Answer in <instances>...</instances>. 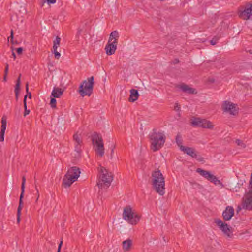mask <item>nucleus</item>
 I'll list each match as a JSON object with an SVG mask.
<instances>
[{
	"mask_svg": "<svg viewBox=\"0 0 252 252\" xmlns=\"http://www.w3.org/2000/svg\"><path fill=\"white\" fill-rule=\"evenodd\" d=\"M235 142L236 143H237V144L241 148H244L246 147V144L243 142V141L239 139H236Z\"/></svg>",
	"mask_w": 252,
	"mask_h": 252,
	"instance_id": "nucleus-31",
	"label": "nucleus"
},
{
	"mask_svg": "<svg viewBox=\"0 0 252 252\" xmlns=\"http://www.w3.org/2000/svg\"><path fill=\"white\" fill-rule=\"evenodd\" d=\"M7 75H5L4 74L3 77V81L6 82L7 81Z\"/></svg>",
	"mask_w": 252,
	"mask_h": 252,
	"instance_id": "nucleus-47",
	"label": "nucleus"
},
{
	"mask_svg": "<svg viewBox=\"0 0 252 252\" xmlns=\"http://www.w3.org/2000/svg\"><path fill=\"white\" fill-rule=\"evenodd\" d=\"M99 171L101 175L97 185L99 188L106 189L110 186L113 180V174L102 166H100Z\"/></svg>",
	"mask_w": 252,
	"mask_h": 252,
	"instance_id": "nucleus-3",
	"label": "nucleus"
},
{
	"mask_svg": "<svg viewBox=\"0 0 252 252\" xmlns=\"http://www.w3.org/2000/svg\"><path fill=\"white\" fill-rule=\"evenodd\" d=\"M191 125L193 127H201L212 129L213 125L211 122L206 119H201L200 118H194L191 120Z\"/></svg>",
	"mask_w": 252,
	"mask_h": 252,
	"instance_id": "nucleus-8",
	"label": "nucleus"
},
{
	"mask_svg": "<svg viewBox=\"0 0 252 252\" xmlns=\"http://www.w3.org/2000/svg\"><path fill=\"white\" fill-rule=\"evenodd\" d=\"M123 248L125 251L129 250L130 247L132 245V241L128 239L123 242Z\"/></svg>",
	"mask_w": 252,
	"mask_h": 252,
	"instance_id": "nucleus-24",
	"label": "nucleus"
},
{
	"mask_svg": "<svg viewBox=\"0 0 252 252\" xmlns=\"http://www.w3.org/2000/svg\"><path fill=\"white\" fill-rule=\"evenodd\" d=\"M242 207L245 210H252V190H249L243 198Z\"/></svg>",
	"mask_w": 252,
	"mask_h": 252,
	"instance_id": "nucleus-11",
	"label": "nucleus"
},
{
	"mask_svg": "<svg viewBox=\"0 0 252 252\" xmlns=\"http://www.w3.org/2000/svg\"><path fill=\"white\" fill-rule=\"evenodd\" d=\"M193 158L196 159V160L200 162L204 163L205 162L204 158L202 157L201 156L198 155L197 153L196 154V156L194 157Z\"/></svg>",
	"mask_w": 252,
	"mask_h": 252,
	"instance_id": "nucleus-30",
	"label": "nucleus"
},
{
	"mask_svg": "<svg viewBox=\"0 0 252 252\" xmlns=\"http://www.w3.org/2000/svg\"><path fill=\"white\" fill-rule=\"evenodd\" d=\"M81 144L82 143L75 144V151L78 153H80L81 151Z\"/></svg>",
	"mask_w": 252,
	"mask_h": 252,
	"instance_id": "nucleus-32",
	"label": "nucleus"
},
{
	"mask_svg": "<svg viewBox=\"0 0 252 252\" xmlns=\"http://www.w3.org/2000/svg\"><path fill=\"white\" fill-rule=\"evenodd\" d=\"M196 172L210 182L213 183L216 185L221 184V182L218 180L215 176L212 174L210 172L208 171L204 170L201 168H197Z\"/></svg>",
	"mask_w": 252,
	"mask_h": 252,
	"instance_id": "nucleus-10",
	"label": "nucleus"
},
{
	"mask_svg": "<svg viewBox=\"0 0 252 252\" xmlns=\"http://www.w3.org/2000/svg\"><path fill=\"white\" fill-rule=\"evenodd\" d=\"M177 87L181 89L183 92L189 94H195L197 93L195 89L189 87L188 85L184 83L178 85Z\"/></svg>",
	"mask_w": 252,
	"mask_h": 252,
	"instance_id": "nucleus-17",
	"label": "nucleus"
},
{
	"mask_svg": "<svg viewBox=\"0 0 252 252\" xmlns=\"http://www.w3.org/2000/svg\"><path fill=\"white\" fill-rule=\"evenodd\" d=\"M94 84V78L93 76L89 77L87 78V80L83 81L78 88V91L80 95L83 97L85 95L90 96L93 93Z\"/></svg>",
	"mask_w": 252,
	"mask_h": 252,
	"instance_id": "nucleus-4",
	"label": "nucleus"
},
{
	"mask_svg": "<svg viewBox=\"0 0 252 252\" xmlns=\"http://www.w3.org/2000/svg\"><path fill=\"white\" fill-rule=\"evenodd\" d=\"M234 215V210L231 206L226 207L222 213V216L225 220H230Z\"/></svg>",
	"mask_w": 252,
	"mask_h": 252,
	"instance_id": "nucleus-15",
	"label": "nucleus"
},
{
	"mask_svg": "<svg viewBox=\"0 0 252 252\" xmlns=\"http://www.w3.org/2000/svg\"><path fill=\"white\" fill-rule=\"evenodd\" d=\"M12 56H13L14 59H15V58H16V55H15V53L14 52H12Z\"/></svg>",
	"mask_w": 252,
	"mask_h": 252,
	"instance_id": "nucleus-49",
	"label": "nucleus"
},
{
	"mask_svg": "<svg viewBox=\"0 0 252 252\" xmlns=\"http://www.w3.org/2000/svg\"><path fill=\"white\" fill-rule=\"evenodd\" d=\"M8 38H10V42L12 44H14V41H13L14 34H13V31L12 30H11L10 36V37Z\"/></svg>",
	"mask_w": 252,
	"mask_h": 252,
	"instance_id": "nucleus-37",
	"label": "nucleus"
},
{
	"mask_svg": "<svg viewBox=\"0 0 252 252\" xmlns=\"http://www.w3.org/2000/svg\"><path fill=\"white\" fill-rule=\"evenodd\" d=\"M118 38L119 33L117 31H114L111 33L108 42L105 48L108 55H111L115 53L117 49Z\"/></svg>",
	"mask_w": 252,
	"mask_h": 252,
	"instance_id": "nucleus-5",
	"label": "nucleus"
},
{
	"mask_svg": "<svg viewBox=\"0 0 252 252\" xmlns=\"http://www.w3.org/2000/svg\"><path fill=\"white\" fill-rule=\"evenodd\" d=\"M163 238L164 241L165 242H166V239H165V237H163Z\"/></svg>",
	"mask_w": 252,
	"mask_h": 252,
	"instance_id": "nucleus-50",
	"label": "nucleus"
},
{
	"mask_svg": "<svg viewBox=\"0 0 252 252\" xmlns=\"http://www.w3.org/2000/svg\"><path fill=\"white\" fill-rule=\"evenodd\" d=\"M81 32H82L81 29H78V31L77 32L76 35V38H77V39L79 38V35H80Z\"/></svg>",
	"mask_w": 252,
	"mask_h": 252,
	"instance_id": "nucleus-43",
	"label": "nucleus"
},
{
	"mask_svg": "<svg viewBox=\"0 0 252 252\" xmlns=\"http://www.w3.org/2000/svg\"><path fill=\"white\" fill-rule=\"evenodd\" d=\"M130 96L128 98L129 101L133 102L137 100L139 95L138 91L133 89L130 90Z\"/></svg>",
	"mask_w": 252,
	"mask_h": 252,
	"instance_id": "nucleus-22",
	"label": "nucleus"
},
{
	"mask_svg": "<svg viewBox=\"0 0 252 252\" xmlns=\"http://www.w3.org/2000/svg\"><path fill=\"white\" fill-rule=\"evenodd\" d=\"M76 181L74 179L72 178V177L67 176V174H66L63 178V184L65 188H67Z\"/></svg>",
	"mask_w": 252,
	"mask_h": 252,
	"instance_id": "nucleus-19",
	"label": "nucleus"
},
{
	"mask_svg": "<svg viewBox=\"0 0 252 252\" xmlns=\"http://www.w3.org/2000/svg\"><path fill=\"white\" fill-rule=\"evenodd\" d=\"M215 222L225 235L228 237H232L233 236L232 227L220 219L215 220Z\"/></svg>",
	"mask_w": 252,
	"mask_h": 252,
	"instance_id": "nucleus-9",
	"label": "nucleus"
},
{
	"mask_svg": "<svg viewBox=\"0 0 252 252\" xmlns=\"http://www.w3.org/2000/svg\"><path fill=\"white\" fill-rule=\"evenodd\" d=\"M73 140L75 141V144L82 143V141L80 139L79 135L77 133H75L73 136Z\"/></svg>",
	"mask_w": 252,
	"mask_h": 252,
	"instance_id": "nucleus-28",
	"label": "nucleus"
},
{
	"mask_svg": "<svg viewBox=\"0 0 252 252\" xmlns=\"http://www.w3.org/2000/svg\"><path fill=\"white\" fill-rule=\"evenodd\" d=\"M35 189H36V194H37V198L36 199L35 202H37L38 200V198L39 197V191H38V189L37 188L36 185H35Z\"/></svg>",
	"mask_w": 252,
	"mask_h": 252,
	"instance_id": "nucleus-42",
	"label": "nucleus"
},
{
	"mask_svg": "<svg viewBox=\"0 0 252 252\" xmlns=\"http://www.w3.org/2000/svg\"><path fill=\"white\" fill-rule=\"evenodd\" d=\"M42 6H43L44 3L46 1L48 4H54L56 2V0H43Z\"/></svg>",
	"mask_w": 252,
	"mask_h": 252,
	"instance_id": "nucleus-36",
	"label": "nucleus"
},
{
	"mask_svg": "<svg viewBox=\"0 0 252 252\" xmlns=\"http://www.w3.org/2000/svg\"><path fill=\"white\" fill-rule=\"evenodd\" d=\"M219 39V37L214 36L212 40H210V43L211 45H214L216 44Z\"/></svg>",
	"mask_w": 252,
	"mask_h": 252,
	"instance_id": "nucleus-33",
	"label": "nucleus"
},
{
	"mask_svg": "<svg viewBox=\"0 0 252 252\" xmlns=\"http://www.w3.org/2000/svg\"><path fill=\"white\" fill-rule=\"evenodd\" d=\"M60 41H61V38L57 36L56 37L55 40L53 42V43H54L53 46V49H57V48L60 45Z\"/></svg>",
	"mask_w": 252,
	"mask_h": 252,
	"instance_id": "nucleus-27",
	"label": "nucleus"
},
{
	"mask_svg": "<svg viewBox=\"0 0 252 252\" xmlns=\"http://www.w3.org/2000/svg\"><path fill=\"white\" fill-rule=\"evenodd\" d=\"M80 169L78 167L73 166L68 169L66 174L77 180L80 176Z\"/></svg>",
	"mask_w": 252,
	"mask_h": 252,
	"instance_id": "nucleus-16",
	"label": "nucleus"
},
{
	"mask_svg": "<svg viewBox=\"0 0 252 252\" xmlns=\"http://www.w3.org/2000/svg\"><path fill=\"white\" fill-rule=\"evenodd\" d=\"M23 105L24 108V116L25 117L27 115L30 113V110L29 109H27V95H25L23 99Z\"/></svg>",
	"mask_w": 252,
	"mask_h": 252,
	"instance_id": "nucleus-25",
	"label": "nucleus"
},
{
	"mask_svg": "<svg viewBox=\"0 0 252 252\" xmlns=\"http://www.w3.org/2000/svg\"><path fill=\"white\" fill-rule=\"evenodd\" d=\"M111 153H110V158L112 159L113 157V154H114V149H115V146L114 145H112L111 146Z\"/></svg>",
	"mask_w": 252,
	"mask_h": 252,
	"instance_id": "nucleus-40",
	"label": "nucleus"
},
{
	"mask_svg": "<svg viewBox=\"0 0 252 252\" xmlns=\"http://www.w3.org/2000/svg\"><path fill=\"white\" fill-rule=\"evenodd\" d=\"M1 126L0 134V141L3 142L4 138V133L6 128V119L3 116L1 119Z\"/></svg>",
	"mask_w": 252,
	"mask_h": 252,
	"instance_id": "nucleus-18",
	"label": "nucleus"
},
{
	"mask_svg": "<svg viewBox=\"0 0 252 252\" xmlns=\"http://www.w3.org/2000/svg\"><path fill=\"white\" fill-rule=\"evenodd\" d=\"M21 74H19V77H18L16 80V83L15 86V99L16 101H18V95L19 93V91L20 90V78H21Z\"/></svg>",
	"mask_w": 252,
	"mask_h": 252,
	"instance_id": "nucleus-23",
	"label": "nucleus"
},
{
	"mask_svg": "<svg viewBox=\"0 0 252 252\" xmlns=\"http://www.w3.org/2000/svg\"><path fill=\"white\" fill-rule=\"evenodd\" d=\"M180 105L178 103H176L175 107H174L175 110L178 111L180 110Z\"/></svg>",
	"mask_w": 252,
	"mask_h": 252,
	"instance_id": "nucleus-44",
	"label": "nucleus"
},
{
	"mask_svg": "<svg viewBox=\"0 0 252 252\" xmlns=\"http://www.w3.org/2000/svg\"><path fill=\"white\" fill-rule=\"evenodd\" d=\"M123 217L125 220L132 225L136 224L140 220L139 215L135 214L129 205L124 208Z\"/></svg>",
	"mask_w": 252,
	"mask_h": 252,
	"instance_id": "nucleus-7",
	"label": "nucleus"
},
{
	"mask_svg": "<svg viewBox=\"0 0 252 252\" xmlns=\"http://www.w3.org/2000/svg\"><path fill=\"white\" fill-rule=\"evenodd\" d=\"M20 215H21V213H17V222L18 223H19L20 221Z\"/></svg>",
	"mask_w": 252,
	"mask_h": 252,
	"instance_id": "nucleus-45",
	"label": "nucleus"
},
{
	"mask_svg": "<svg viewBox=\"0 0 252 252\" xmlns=\"http://www.w3.org/2000/svg\"><path fill=\"white\" fill-rule=\"evenodd\" d=\"M250 185H251V188H252V173L251 174V179H250Z\"/></svg>",
	"mask_w": 252,
	"mask_h": 252,
	"instance_id": "nucleus-48",
	"label": "nucleus"
},
{
	"mask_svg": "<svg viewBox=\"0 0 252 252\" xmlns=\"http://www.w3.org/2000/svg\"><path fill=\"white\" fill-rule=\"evenodd\" d=\"M151 148L155 152L159 150L164 145L166 137L162 132H157L156 129H153V132L149 135Z\"/></svg>",
	"mask_w": 252,
	"mask_h": 252,
	"instance_id": "nucleus-2",
	"label": "nucleus"
},
{
	"mask_svg": "<svg viewBox=\"0 0 252 252\" xmlns=\"http://www.w3.org/2000/svg\"><path fill=\"white\" fill-rule=\"evenodd\" d=\"M56 103H57V101L56 99V97H51V100H50V102L51 107L52 108H56Z\"/></svg>",
	"mask_w": 252,
	"mask_h": 252,
	"instance_id": "nucleus-29",
	"label": "nucleus"
},
{
	"mask_svg": "<svg viewBox=\"0 0 252 252\" xmlns=\"http://www.w3.org/2000/svg\"><path fill=\"white\" fill-rule=\"evenodd\" d=\"M236 106L237 105L233 103L228 101H225L222 105V109L224 112L235 115L238 113Z\"/></svg>",
	"mask_w": 252,
	"mask_h": 252,
	"instance_id": "nucleus-12",
	"label": "nucleus"
},
{
	"mask_svg": "<svg viewBox=\"0 0 252 252\" xmlns=\"http://www.w3.org/2000/svg\"><path fill=\"white\" fill-rule=\"evenodd\" d=\"M63 240H62L61 241H60V243H59V245L58 246V251H57V252H61V248H62V246L63 245Z\"/></svg>",
	"mask_w": 252,
	"mask_h": 252,
	"instance_id": "nucleus-41",
	"label": "nucleus"
},
{
	"mask_svg": "<svg viewBox=\"0 0 252 252\" xmlns=\"http://www.w3.org/2000/svg\"><path fill=\"white\" fill-rule=\"evenodd\" d=\"M181 151H183L185 153L190 156L193 158L194 157L196 156V153L195 152V150L192 148L182 146L181 147Z\"/></svg>",
	"mask_w": 252,
	"mask_h": 252,
	"instance_id": "nucleus-20",
	"label": "nucleus"
},
{
	"mask_svg": "<svg viewBox=\"0 0 252 252\" xmlns=\"http://www.w3.org/2000/svg\"><path fill=\"white\" fill-rule=\"evenodd\" d=\"M63 92V89L58 87H54L51 93V96L59 98L62 95Z\"/></svg>",
	"mask_w": 252,
	"mask_h": 252,
	"instance_id": "nucleus-21",
	"label": "nucleus"
},
{
	"mask_svg": "<svg viewBox=\"0 0 252 252\" xmlns=\"http://www.w3.org/2000/svg\"><path fill=\"white\" fill-rule=\"evenodd\" d=\"M53 52L54 53L55 58L57 59H59L61 56V54L57 51V49H53Z\"/></svg>",
	"mask_w": 252,
	"mask_h": 252,
	"instance_id": "nucleus-34",
	"label": "nucleus"
},
{
	"mask_svg": "<svg viewBox=\"0 0 252 252\" xmlns=\"http://www.w3.org/2000/svg\"><path fill=\"white\" fill-rule=\"evenodd\" d=\"M8 68H9V65L8 64L6 63L5 64V69H4V74H5V75H7L8 74Z\"/></svg>",
	"mask_w": 252,
	"mask_h": 252,
	"instance_id": "nucleus-39",
	"label": "nucleus"
},
{
	"mask_svg": "<svg viewBox=\"0 0 252 252\" xmlns=\"http://www.w3.org/2000/svg\"><path fill=\"white\" fill-rule=\"evenodd\" d=\"M26 183V178L24 176L22 177V184L21 186V193L19 197V205L17 208V213H21V210L23 208V199L24 197V190H25V185Z\"/></svg>",
	"mask_w": 252,
	"mask_h": 252,
	"instance_id": "nucleus-13",
	"label": "nucleus"
},
{
	"mask_svg": "<svg viewBox=\"0 0 252 252\" xmlns=\"http://www.w3.org/2000/svg\"><path fill=\"white\" fill-rule=\"evenodd\" d=\"M175 140L177 145L180 147V149L181 150V147L183 146L182 145L183 139L182 136L180 133H178L177 135Z\"/></svg>",
	"mask_w": 252,
	"mask_h": 252,
	"instance_id": "nucleus-26",
	"label": "nucleus"
},
{
	"mask_svg": "<svg viewBox=\"0 0 252 252\" xmlns=\"http://www.w3.org/2000/svg\"><path fill=\"white\" fill-rule=\"evenodd\" d=\"M239 16L244 20L252 19V3L250 4L249 7L246 8L241 11Z\"/></svg>",
	"mask_w": 252,
	"mask_h": 252,
	"instance_id": "nucleus-14",
	"label": "nucleus"
},
{
	"mask_svg": "<svg viewBox=\"0 0 252 252\" xmlns=\"http://www.w3.org/2000/svg\"><path fill=\"white\" fill-rule=\"evenodd\" d=\"M23 49L22 47H19V48H17L16 50V52L17 53L18 55H20L22 53V52H23Z\"/></svg>",
	"mask_w": 252,
	"mask_h": 252,
	"instance_id": "nucleus-38",
	"label": "nucleus"
},
{
	"mask_svg": "<svg viewBox=\"0 0 252 252\" xmlns=\"http://www.w3.org/2000/svg\"><path fill=\"white\" fill-rule=\"evenodd\" d=\"M179 60L178 59H175L172 62L173 64H177L179 63Z\"/></svg>",
	"mask_w": 252,
	"mask_h": 252,
	"instance_id": "nucleus-46",
	"label": "nucleus"
},
{
	"mask_svg": "<svg viewBox=\"0 0 252 252\" xmlns=\"http://www.w3.org/2000/svg\"><path fill=\"white\" fill-rule=\"evenodd\" d=\"M26 91L27 93V95H28V97L30 99H31L32 98V94L31 92H29V88H28V83H27L26 84Z\"/></svg>",
	"mask_w": 252,
	"mask_h": 252,
	"instance_id": "nucleus-35",
	"label": "nucleus"
},
{
	"mask_svg": "<svg viewBox=\"0 0 252 252\" xmlns=\"http://www.w3.org/2000/svg\"><path fill=\"white\" fill-rule=\"evenodd\" d=\"M91 139L93 144L96 146L95 152L100 157H103L104 154V147L101 135L96 132H94Z\"/></svg>",
	"mask_w": 252,
	"mask_h": 252,
	"instance_id": "nucleus-6",
	"label": "nucleus"
},
{
	"mask_svg": "<svg viewBox=\"0 0 252 252\" xmlns=\"http://www.w3.org/2000/svg\"><path fill=\"white\" fill-rule=\"evenodd\" d=\"M152 185L153 189L160 195L165 193V179L161 171L155 170L152 173Z\"/></svg>",
	"mask_w": 252,
	"mask_h": 252,
	"instance_id": "nucleus-1",
	"label": "nucleus"
}]
</instances>
